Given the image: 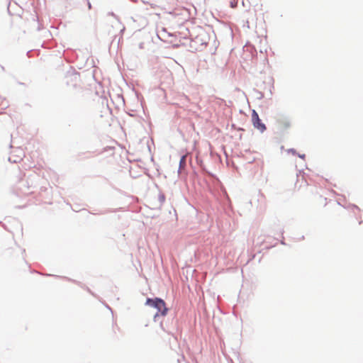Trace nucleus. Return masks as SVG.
Instances as JSON below:
<instances>
[{"instance_id":"obj_1","label":"nucleus","mask_w":363,"mask_h":363,"mask_svg":"<svg viewBox=\"0 0 363 363\" xmlns=\"http://www.w3.org/2000/svg\"><path fill=\"white\" fill-rule=\"evenodd\" d=\"M146 305L153 307L157 310V312L154 315L156 318L159 315L164 316L167 313V308L166 307L165 302L159 298H147L146 300Z\"/></svg>"},{"instance_id":"obj_2","label":"nucleus","mask_w":363,"mask_h":363,"mask_svg":"<svg viewBox=\"0 0 363 363\" xmlns=\"http://www.w3.org/2000/svg\"><path fill=\"white\" fill-rule=\"evenodd\" d=\"M252 121L254 127L261 132H263L266 129L264 124L262 123L257 113L255 110L252 111Z\"/></svg>"},{"instance_id":"obj_3","label":"nucleus","mask_w":363,"mask_h":363,"mask_svg":"<svg viewBox=\"0 0 363 363\" xmlns=\"http://www.w3.org/2000/svg\"><path fill=\"white\" fill-rule=\"evenodd\" d=\"M278 127L281 130H286L291 126V121L285 116H280L277 119Z\"/></svg>"},{"instance_id":"obj_4","label":"nucleus","mask_w":363,"mask_h":363,"mask_svg":"<svg viewBox=\"0 0 363 363\" xmlns=\"http://www.w3.org/2000/svg\"><path fill=\"white\" fill-rule=\"evenodd\" d=\"M186 165V156L184 155L182 157L179 161V169H182Z\"/></svg>"},{"instance_id":"obj_5","label":"nucleus","mask_w":363,"mask_h":363,"mask_svg":"<svg viewBox=\"0 0 363 363\" xmlns=\"http://www.w3.org/2000/svg\"><path fill=\"white\" fill-rule=\"evenodd\" d=\"M296 182H297V183H298V182H301V184H306V182L303 179V177H301V179H300L299 177H298V178H297V181H296Z\"/></svg>"},{"instance_id":"obj_6","label":"nucleus","mask_w":363,"mask_h":363,"mask_svg":"<svg viewBox=\"0 0 363 363\" xmlns=\"http://www.w3.org/2000/svg\"><path fill=\"white\" fill-rule=\"evenodd\" d=\"M237 4H238V2L235 0H233V1L230 2V6L232 8H235L237 6Z\"/></svg>"},{"instance_id":"obj_7","label":"nucleus","mask_w":363,"mask_h":363,"mask_svg":"<svg viewBox=\"0 0 363 363\" xmlns=\"http://www.w3.org/2000/svg\"><path fill=\"white\" fill-rule=\"evenodd\" d=\"M290 151L291 152V153H295V151L294 150H291Z\"/></svg>"},{"instance_id":"obj_8","label":"nucleus","mask_w":363,"mask_h":363,"mask_svg":"<svg viewBox=\"0 0 363 363\" xmlns=\"http://www.w3.org/2000/svg\"><path fill=\"white\" fill-rule=\"evenodd\" d=\"M300 157H301V158H304L305 155H300Z\"/></svg>"},{"instance_id":"obj_9","label":"nucleus","mask_w":363,"mask_h":363,"mask_svg":"<svg viewBox=\"0 0 363 363\" xmlns=\"http://www.w3.org/2000/svg\"><path fill=\"white\" fill-rule=\"evenodd\" d=\"M301 185H300V186L297 188V189H298V190H299V189H301Z\"/></svg>"}]
</instances>
